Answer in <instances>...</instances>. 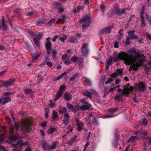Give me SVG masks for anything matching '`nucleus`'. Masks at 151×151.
Wrapping results in <instances>:
<instances>
[{
    "instance_id": "obj_22",
    "label": "nucleus",
    "mask_w": 151,
    "mask_h": 151,
    "mask_svg": "<svg viewBox=\"0 0 151 151\" xmlns=\"http://www.w3.org/2000/svg\"><path fill=\"white\" fill-rule=\"evenodd\" d=\"M45 22V20L43 18H40L36 22V25L38 26H40L42 24Z\"/></svg>"
},
{
    "instance_id": "obj_58",
    "label": "nucleus",
    "mask_w": 151,
    "mask_h": 151,
    "mask_svg": "<svg viewBox=\"0 0 151 151\" xmlns=\"http://www.w3.org/2000/svg\"><path fill=\"white\" fill-rule=\"evenodd\" d=\"M59 36L57 35L55 36L52 39V42H55L56 41V39L58 38Z\"/></svg>"
},
{
    "instance_id": "obj_44",
    "label": "nucleus",
    "mask_w": 151,
    "mask_h": 151,
    "mask_svg": "<svg viewBox=\"0 0 151 151\" xmlns=\"http://www.w3.org/2000/svg\"><path fill=\"white\" fill-rule=\"evenodd\" d=\"M28 33L29 34V35L31 36L32 37H34L36 33L35 32H34L33 31H31V30H28L27 31Z\"/></svg>"
},
{
    "instance_id": "obj_27",
    "label": "nucleus",
    "mask_w": 151,
    "mask_h": 151,
    "mask_svg": "<svg viewBox=\"0 0 151 151\" xmlns=\"http://www.w3.org/2000/svg\"><path fill=\"white\" fill-rule=\"evenodd\" d=\"M57 144L56 142H54L52 143V145L50 146L49 145V150H52L55 149L56 148Z\"/></svg>"
},
{
    "instance_id": "obj_64",
    "label": "nucleus",
    "mask_w": 151,
    "mask_h": 151,
    "mask_svg": "<svg viewBox=\"0 0 151 151\" xmlns=\"http://www.w3.org/2000/svg\"><path fill=\"white\" fill-rule=\"evenodd\" d=\"M52 54L53 56L54 57L56 56V54L57 51L54 49L52 50Z\"/></svg>"
},
{
    "instance_id": "obj_47",
    "label": "nucleus",
    "mask_w": 151,
    "mask_h": 151,
    "mask_svg": "<svg viewBox=\"0 0 151 151\" xmlns=\"http://www.w3.org/2000/svg\"><path fill=\"white\" fill-rule=\"evenodd\" d=\"M78 58L75 55L71 58V60L73 62H75L78 61Z\"/></svg>"
},
{
    "instance_id": "obj_45",
    "label": "nucleus",
    "mask_w": 151,
    "mask_h": 151,
    "mask_svg": "<svg viewBox=\"0 0 151 151\" xmlns=\"http://www.w3.org/2000/svg\"><path fill=\"white\" fill-rule=\"evenodd\" d=\"M145 16L147 20L149 22L150 24H151V17L149 16L147 13H146Z\"/></svg>"
},
{
    "instance_id": "obj_8",
    "label": "nucleus",
    "mask_w": 151,
    "mask_h": 151,
    "mask_svg": "<svg viewBox=\"0 0 151 151\" xmlns=\"http://www.w3.org/2000/svg\"><path fill=\"white\" fill-rule=\"evenodd\" d=\"M126 9H121L118 7H115L114 9V12L117 15H123L125 14Z\"/></svg>"
},
{
    "instance_id": "obj_35",
    "label": "nucleus",
    "mask_w": 151,
    "mask_h": 151,
    "mask_svg": "<svg viewBox=\"0 0 151 151\" xmlns=\"http://www.w3.org/2000/svg\"><path fill=\"white\" fill-rule=\"evenodd\" d=\"M68 72H64L63 73H62L59 76L57 77L56 78V80H58L61 79L63 76L67 74Z\"/></svg>"
},
{
    "instance_id": "obj_60",
    "label": "nucleus",
    "mask_w": 151,
    "mask_h": 151,
    "mask_svg": "<svg viewBox=\"0 0 151 151\" xmlns=\"http://www.w3.org/2000/svg\"><path fill=\"white\" fill-rule=\"evenodd\" d=\"M75 140V139H73L70 141H68V144L69 145H71L73 144V142Z\"/></svg>"
},
{
    "instance_id": "obj_14",
    "label": "nucleus",
    "mask_w": 151,
    "mask_h": 151,
    "mask_svg": "<svg viewBox=\"0 0 151 151\" xmlns=\"http://www.w3.org/2000/svg\"><path fill=\"white\" fill-rule=\"evenodd\" d=\"M137 89L139 92H143L146 88V86L143 83L141 82L137 85Z\"/></svg>"
},
{
    "instance_id": "obj_59",
    "label": "nucleus",
    "mask_w": 151,
    "mask_h": 151,
    "mask_svg": "<svg viewBox=\"0 0 151 151\" xmlns=\"http://www.w3.org/2000/svg\"><path fill=\"white\" fill-rule=\"evenodd\" d=\"M6 119L9 124H11V120L9 117L6 116Z\"/></svg>"
},
{
    "instance_id": "obj_38",
    "label": "nucleus",
    "mask_w": 151,
    "mask_h": 151,
    "mask_svg": "<svg viewBox=\"0 0 151 151\" xmlns=\"http://www.w3.org/2000/svg\"><path fill=\"white\" fill-rule=\"evenodd\" d=\"M78 63H79V65H80L81 64V67H83V64L84 62V60L83 58H81L79 59L78 58Z\"/></svg>"
},
{
    "instance_id": "obj_37",
    "label": "nucleus",
    "mask_w": 151,
    "mask_h": 151,
    "mask_svg": "<svg viewBox=\"0 0 151 151\" xmlns=\"http://www.w3.org/2000/svg\"><path fill=\"white\" fill-rule=\"evenodd\" d=\"M9 132L10 134H12L14 132V126L13 125L9 127Z\"/></svg>"
},
{
    "instance_id": "obj_56",
    "label": "nucleus",
    "mask_w": 151,
    "mask_h": 151,
    "mask_svg": "<svg viewBox=\"0 0 151 151\" xmlns=\"http://www.w3.org/2000/svg\"><path fill=\"white\" fill-rule=\"evenodd\" d=\"M14 125L16 129L15 132H17L18 131L19 129V127L16 122L15 123Z\"/></svg>"
},
{
    "instance_id": "obj_55",
    "label": "nucleus",
    "mask_w": 151,
    "mask_h": 151,
    "mask_svg": "<svg viewBox=\"0 0 151 151\" xmlns=\"http://www.w3.org/2000/svg\"><path fill=\"white\" fill-rule=\"evenodd\" d=\"M2 27L4 30L6 31L7 29L6 25L5 23H2Z\"/></svg>"
},
{
    "instance_id": "obj_5",
    "label": "nucleus",
    "mask_w": 151,
    "mask_h": 151,
    "mask_svg": "<svg viewBox=\"0 0 151 151\" xmlns=\"http://www.w3.org/2000/svg\"><path fill=\"white\" fill-rule=\"evenodd\" d=\"M113 25L109 26L106 27L101 30L99 32L100 35L103 34L105 33L109 34L110 32V30L113 28Z\"/></svg>"
},
{
    "instance_id": "obj_46",
    "label": "nucleus",
    "mask_w": 151,
    "mask_h": 151,
    "mask_svg": "<svg viewBox=\"0 0 151 151\" xmlns=\"http://www.w3.org/2000/svg\"><path fill=\"white\" fill-rule=\"evenodd\" d=\"M73 124H70L68 125L67 128V129L70 132H72L73 129L72 128L73 127Z\"/></svg>"
},
{
    "instance_id": "obj_50",
    "label": "nucleus",
    "mask_w": 151,
    "mask_h": 151,
    "mask_svg": "<svg viewBox=\"0 0 151 151\" xmlns=\"http://www.w3.org/2000/svg\"><path fill=\"white\" fill-rule=\"evenodd\" d=\"M44 63H45L49 67H50L52 66V63L51 62L49 61L46 62L45 61Z\"/></svg>"
},
{
    "instance_id": "obj_42",
    "label": "nucleus",
    "mask_w": 151,
    "mask_h": 151,
    "mask_svg": "<svg viewBox=\"0 0 151 151\" xmlns=\"http://www.w3.org/2000/svg\"><path fill=\"white\" fill-rule=\"evenodd\" d=\"M104 78H103L100 81L99 86L100 88H102L104 86Z\"/></svg>"
},
{
    "instance_id": "obj_41",
    "label": "nucleus",
    "mask_w": 151,
    "mask_h": 151,
    "mask_svg": "<svg viewBox=\"0 0 151 151\" xmlns=\"http://www.w3.org/2000/svg\"><path fill=\"white\" fill-rule=\"evenodd\" d=\"M67 38V35H65L63 36V37H60V40L62 42H64L65 40H66Z\"/></svg>"
},
{
    "instance_id": "obj_25",
    "label": "nucleus",
    "mask_w": 151,
    "mask_h": 151,
    "mask_svg": "<svg viewBox=\"0 0 151 151\" xmlns=\"http://www.w3.org/2000/svg\"><path fill=\"white\" fill-rule=\"evenodd\" d=\"M19 139V138L18 136H15L14 134L10 137V139L12 142L18 140Z\"/></svg>"
},
{
    "instance_id": "obj_40",
    "label": "nucleus",
    "mask_w": 151,
    "mask_h": 151,
    "mask_svg": "<svg viewBox=\"0 0 151 151\" xmlns=\"http://www.w3.org/2000/svg\"><path fill=\"white\" fill-rule=\"evenodd\" d=\"M78 75L79 74L75 73L73 77H72L70 78V81H73L74 80L76 79L77 78Z\"/></svg>"
},
{
    "instance_id": "obj_21",
    "label": "nucleus",
    "mask_w": 151,
    "mask_h": 151,
    "mask_svg": "<svg viewBox=\"0 0 151 151\" xmlns=\"http://www.w3.org/2000/svg\"><path fill=\"white\" fill-rule=\"evenodd\" d=\"M42 148L45 151H51L49 150V145H47L46 141H43L42 144Z\"/></svg>"
},
{
    "instance_id": "obj_18",
    "label": "nucleus",
    "mask_w": 151,
    "mask_h": 151,
    "mask_svg": "<svg viewBox=\"0 0 151 151\" xmlns=\"http://www.w3.org/2000/svg\"><path fill=\"white\" fill-rule=\"evenodd\" d=\"M31 123V122L29 120H27L25 121L23 123V128L25 129L29 128Z\"/></svg>"
},
{
    "instance_id": "obj_39",
    "label": "nucleus",
    "mask_w": 151,
    "mask_h": 151,
    "mask_svg": "<svg viewBox=\"0 0 151 151\" xmlns=\"http://www.w3.org/2000/svg\"><path fill=\"white\" fill-rule=\"evenodd\" d=\"M136 136H132L129 137L127 140V142H133L134 140L136 138Z\"/></svg>"
},
{
    "instance_id": "obj_6",
    "label": "nucleus",
    "mask_w": 151,
    "mask_h": 151,
    "mask_svg": "<svg viewBox=\"0 0 151 151\" xmlns=\"http://www.w3.org/2000/svg\"><path fill=\"white\" fill-rule=\"evenodd\" d=\"M15 81V79L14 78H11L8 81H4L3 83V86L5 87H7L13 85Z\"/></svg>"
},
{
    "instance_id": "obj_29",
    "label": "nucleus",
    "mask_w": 151,
    "mask_h": 151,
    "mask_svg": "<svg viewBox=\"0 0 151 151\" xmlns=\"http://www.w3.org/2000/svg\"><path fill=\"white\" fill-rule=\"evenodd\" d=\"M24 91L26 95H28L31 93L32 92V90L30 88H25L24 90Z\"/></svg>"
},
{
    "instance_id": "obj_48",
    "label": "nucleus",
    "mask_w": 151,
    "mask_h": 151,
    "mask_svg": "<svg viewBox=\"0 0 151 151\" xmlns=\"http://www.w3.org/2000/svg\"><path fill=\"white\" fill-rule=\"evenodd\" d=\"M142 124H143L144 126H146L147 123V121L146 118H144L143 119H142Z\"/></svg>"
},
{
    "instance_id": "obj_43",
    "label": "nucleus",
    "mask_w": 151,
    "mask_h": 151,
    "mask_svg": "<svg viewBox=\"0 0 151 151\" xmlns=\"http://www.w3.org/2000/svg\"><path fill=\"white\" fill-rule=\"evenodd\" d=\"M34 42L36 45L37 46H39L40 45V43L38 42L39 40L37 39V38H34Z\"/></svg>"
},
{
    "instance_id": "obj_23",
    "label": "nucleus",
    "mask_w": 151,
    "mask_h": 151,
    "mask_svg": "<svg viewBox=\"0 0 151 151\" xmlns=\"http://www.w3.org/2000/svg\"><path fill=\"white\" fill-rule=\"evenodd\" d=\"M90 104H86L82 105L79 107V109L82 110H88L89 109L90 106Z\"/></svg>"
},
{
    "instance_id": "obj_12",
    "label": "nucleus",
    "mask_w": 151,
    "mask_h": 151,
    "mask_svg": "<svg viewBox=\"0 0 151 151\" xmlns=\"http://www.w3.org/2000/svg\"><path fill=\"white\" fill-rule=\"evenodd\" d=\"M135 32V31L134 30H132L128 31V36L131 40L136 39L138 38L137 36L134 34Z\"/></svg>"
},
{
    "instance_id": "obj_24",
    "label": "nucleus",
    "mask_w": 151,
    "mask_h": 151,
    "mask_svg": "<svg viewBox=\"0 0 151 151\" xmlns=\"http://www.w3.org/2000/svg\"><path fill=\"white\" fill-rule=\"evenodd\" d=\"M1 132V133H0V142L5 140L4 136L6 133V130H3Z\"/></svg>"
},
{
    "instance_id": "obj_62",
    "label": "nucleus",
    "mask_w": 151,
    "mask_h": 151,
    "mask_svg": "<svg viewBox=\"0 0 151 151\" xmlns=\"http://www.w3.org/2000/svg\"><path fill=\"white\" fill-rule=\"evenodd\" d=\"M68 55L67 54H64L62 57V59L63 60H65L67 59Z\"/></svg>"
},
{
    "instance_id": "obj_3",
    "label": "nucleus",
    "mask_w": 151,
    "mask_h": 151,
    "mask_svg": "<svg viewBox=\"0 0 151 151\" xmlns=\"http://www.w3.org/2000/svg\"><path fill=\"white\" fill-rule=\"evenodd\" d=\"M91 17L90 15H86L80 21V22H83L85 23L82 25L83 29H86L88 27L91 22Z\"/></svg>"
},
{
    "instance_id": "obj_11",
    "label": "nucleus",
    "mask_w": 151,
    "mask_h": 151,
    "mask_svg": "<svg viewBox=\"0 0 151 151\" xmlns=\"http://www.w3.org/2000/svg\"><path fill=\"white\" fill-rule=\"evenodd\" d=\"M88 44L84 43L82 46V52L83 55L86 56L88 53V50L87 49Z\"/></svg>"
},
{
    "instance_id": "obj_2",
    "label": "nucleus",
    "mask_w": 151,
    "mask_h": 151,
    "mask_svg": "<svg viewBox=\"0 0 151 151\" xmlns=\"http://www.w3.org/2000/svg\"><path fill=\"white\" fill-rule=\"evenodd\" d=\"M94 114L91 113L89 115L88 118L87 119V122L88 123L91 124V122L93 125H98L99 124V122L97 118L94 116Z\"/></svg>"
},
{
    "instance_id": "obj_20",
    "label": "nucleus",
    "mask_w": 151,
    "mask_h": 151,
    "mask_svg": "<svg viewBox=\"0 0 151 151\" xmlns=\"http://www.w3.org/2000/svg\"><path fill=\"white\" fill-rule=\"evenodd\" d=\"M64 98L65 100L70 101L72 98V95L68 93H65L64 94Z\"/></svg>"
},
{
    "instance_id": "obj_9",
    "label": "nucleus",
    "mask_w": 151,
    "mask_h": 151,
    "mask_svg": "<svg viewBox=\"0 0 151 151\" xmlns=\"http://www.w3.org/2000/svg\"><path fill=\"white\" fill-rule=\"evenodd\" d=\"M133 89V86H130L129 87H127V86H124V90L122 91V96L124 95H128L129 93V91H132Z\"/></svg>"
},
{
    "instance_id": "obj_7",
    "label": "nucleus",
    "mask_w": 151,
    "mask_h": 151,
    "mask_svg": "<svg viewBox=\"0 0 151 151\" xmlns=\"http://www.w3.org/2000/svg\"><path fill=\"white\" fill-rule=\"evenodd\" d=\"M11 100V98L6 96H1L0 98V104L2 105H4L6 103Z\"/></svg>"
},
{
    "instance_id": "obj_63",
    "label": "nucleus",
    "mask_w": 151,
    "mask_h": 151,
    "mask_svg": "<svg viewBox=\"0 0 151 151\" xmlns=\"http://www.w3.org/2000/svg\"><path fill=\"white\" fill-rule=\"evenodd\" d=\"M89 144V143L88 142H87L84 146V148L83 150V151H85L87 149L88 146Z\"/></svg>"
},
{
    "instance_id": "obj_32",
    "label": "nucleus",
    "mask_w": 151,
    "mask_h": 151,
    "mask_svg": "<svg viewBox=\"0 0 151 151\" xmlns=\"http://www.w3.org/2000/svg\"><path fill=\"white\" fill-rule=\"evenodd\" d=\"M45 47L46 49L48 48H51V43L50 42H47L45 45Z\"/></svg>"
},
{
    "instance_id": "obj_31",
    "label": "nucleus",
    "mask_w": 151,
    "mask_h": 151,
    "mask_svg": "<svg viewBox=\"0 0 151 151\" xmlns=\"http://www.w3.org/2000/svg\"><path fill=\"white\" fill-rule=\"evenodd\" d=\"M52 119L54 120H56V119L58 116L57 113L55 111L53 110L52 113Z\"/></svg>"
},
{
    "instance_id": "obj_33",
    "label": "nucleus",
    "mask_w": 151,
    "mask_h": 151,
    "mask_svg": "<svg viewBox=\"0 0 151 151\" xmlns=\"http://www.w3.org/2000/svg\"><path fill=\"white\" fill-rule=\"evenodd\" d=\"M66 87V86L64 85H61L59 89V91L63 93Z\"/></svg>"
},
{
    "instance_id": "obj_52",
    "label": "nucleus",
    "mask_w": 151,
    "mask_h": 151,
    "mask_svg": "<svg viewBox=\"0 0 151 151\" xmlns=\"http://www.w3.org/2000/svg\"><path fill=\"white\" fill-rule=\"evenodd\" d=\"M121 96H123L122 94H121V95L116 96L114 97V99L115 100L120 101L121 99Z\"/></svg>"
},
{
    "instance_id": "obj_17",
    "label": "nucleus",
    "mask_w": 151,
    "mask_h": 151,
    "mask_svg": "<svg viewBox=\"0 0 151 151\" xmlns=\"http://www.w3.org/2000/svg\"><path fill=\"white\" fill-rule=\"evenodd\" d=\"M123 72V71L122 69H118L117 70V72L114 73L112 74L111 75V78L114 77L115 78L118 76V75H120Z\"/></svg>"
},
{
    "instance_id": "obj_19",
    "label": "nucleus",
    "mask_w": 151,
    "mask_h": 151,
    "mask_svg": "<svg viewBox=\"0 0 151 151\" xmlns=\"http://www.w3.org/2000/svg\"><path fill=\"white\" fill-rule=\"evenodd\" d=\"M123 53H126L124 52L121 51L118 53V55L116 57V58L114 57H111L110 59V60H111V62H112V61L116 62L119 59L122 60V59H121V58H120L119 57V55L120 54H122Z\"/></svg>"
},
{
    "instance_id": "obj_1",
    "label": "nucleus",
    "mask_w": 151,
    "mask_h": 151,
    "mask_svg": "<svg viewBox=\"0 0 151 151\" xmlns=\"http://www.w3.org/2000/svg\"><path fill=\"white\" fill-rule=\"evenodd\" d=\"M119 57L122 60L124 61L126 64L127 65H131L130 66L129 70L131 71L133 69L134 70L136 71L138 68L141 65V64L142 63L143 61H145V59H140L139 60V63H135V62L137 61H135V56H133L130 55L129 56L127 53H123L122 54H120Z\"/></svg>"
},
{
    "instance_id": "obj_13",
    "label": "nucleus",
    "mask_w": 151,
    "mask_h": 151,
    "mask_svg": "<svg viewBox=\"0 0 151 151\" xmlns=\"http://www.w3.org/2000/svg\"><path fill=\"white\" fill-rule=\"evenodd\" d=\"M64 117L63 121L64 124L66 125L70 122L69 116L68 114L66 113L64 114Z\"/></svg>"
},
{
    "instance_id": "obj_15",
    "label": "nucleus",
    "mask_w": 151,
    "mask_h": 151,
    "mask_svg": "<svg viewBox=\"0 0 151 151\" xmlns=\"http://www.w3.org/2000/svg\"><path fill=\"white\" fill-rule=\"evenodd\" d=\"M67 108L69 109H73L72 110L73 112H76L77 111L78 108V107L76 106H74V108H73V106L69 103L67 104Z\"/></svg>"
},
{
    "instance_id": "obj_53",
    "label": "nucleus",
    "mask_w": 151,
    "mask_h": 151,
    "mask_svg": "<svg viewBox=\"0 0 151 151\" xmlns=\"http://www.w3.org/2000/svg\"><path fill=\"white\" fill-rule=\"evenodd\" d=\"M81 8V6H79L77 7V10L75 9L74 11V13H78L80 11Z\"/></svg>"
},
{
    "instance_id": "obj_10",
    "label": "nucleus",
    "mask_w": 151,
    "mask_h": 151,
    "mask_svg": "<svg viewBox=\"0 0 151 151\" xmlns=\"http://www.w3.org/2000/svg\"><path fill=\"white\" fill-rule=\"evenodd\" d=\"M23 141L22 139L18 141L16 144H14L12 145V147H14L16 149H17L18 147L19 148L22 147L23 146L25 145V143H23Z\"/></svg>"
},
{
    "instance_id": "obj_36",
    "label": "nucleus",
    "mask_w": 151,
    "mask_h": 151,
    "mask_svg": "<svg viewBox=\"0 0 151 151\" xmlns=\"http://www.w3.org/2000/svg\"><path fill=\"white\" fill-rule=\"evenodd\" d=\"M118 110V108H111L108 109V112L110 113H113L116 111Z\"/></svg>"
},
{
    "instance_id": "obj_51",
    "label": "nucleus",
    "mask_w": 151,
    "mask_h": 151,
    "mask_svg": "<svg viewBox=\"0 0 151 151\" xmlns=\"http://www.w3.org/2000/svg\"><path fill=\"white\" fill-rule=\"evenodd\" d=\"M85 80H86V82L87 83V85L89 86H91V84L90 80L86 78H85Z\"/></svg>"
},
{
    "instance_id": "obj_34",
    "label": "nucleus",
    "mask_w": 151,
    "mask_h": 151,
    "mask_svg": "<svg viewBox=\"0 0 151 151\" xmlns=\"http://www.w3.org/2000/svg\"><path fill=\"white\" fill-rule=\"evenodd\" d=\"M141 20V26L142 27H145L146 25V24L145 21L144 20V17L140 18Z\"/></svg>"
},
{
    "instance_id": "obj_30",
    "label": "nucleus",
    "mask_w": 151,
    "mask_h": 151,
    "mask_svg": "<svg viewBox=\"0 0 151 151\" xmlns=\"http://www.w3.org/2000/svg\"><path fill=\"white\" fill-rule=\"evenodd\" d=\"M62 18L59 19L57 22V23L59 24V23L61 22H64L65 21V17L64 15H63L62 16Z\"/></svg>"
},
{
    "instance_id": "obj_57",
    "label": "nucleus",
    "mask_w": 151,
    "mask_h": 151,
    "mask_svg": "<svg viewBox=\"0 0 151 151\" xmlns=\"http://www.w3.org/2000/svg\"><path fill=\"white\" fill-rule=\"evenodd\" d=\"M107 88L106 87H105L104 88V96H106L108 93V91H107Z\"/></svg>"
},
{
    "instance_id": "obj_16",
    "label": "nucleus",
    "mask_w": 151,
    "mask_h": 151,
    "mask_svg": "<svg viewBox=\"0 0 151 151\" xmlns=\"http://www.w3.org/2000/svg\"><path fill=\"white\" fill-rule=\"evenodd\" d=\"M82 93L84 95L88 97L90 99L92 98V93L89 91L88 90H83Z\"/></svg>"
},
{
    "instance_id": "obj_49",
    "label": "nucleus",
    "mask_w": 151,
    "mask_h": 151,
    "mask_svg": "<svg viewBox=\"0 0 151 151\" xmlns=\"http://www.w3.org/2000/svg\"><path fill=\"white\" fill-rule=\"evenodd\" d=\"M62 110L61 109L59 111V113L61 114H63L64 112H66L67 111V109L65 107H63L62 108Z\"/></svg>"
},
{
    "instance_id": "obj_54",
    "label": "nucleus",
    "mask_w": 151,
    "mask_h": 151,
    "mask_svg": "<svg viewBox=\"0 0 151 151\" xmlns=\"http://www.w3.org/2000/svg\"><path fill=\"white\" fill-rule=\"evenodd\" d=\"M130 38L129 37H127L125 42V44L127 45H128L130 44Z\"/></svg>"
},
{
    "instance_id": "obj_61",
    "label": "nucleus",
    "mask_w": 151,
    "mask_h": 151,
    "mask_svg": "<svg viewBox=\"0 0 151 151\" xmlns=\"http://www.w3.org/2000/svg\"><path fill=\"white\" fill-rule=\"evenodd\" d=\"M38 57V55H32V60H35Z\"/></svg>"
},
{
    "instance_id": "obj_26",
    "label": "nucleus",
    "mask_w": 151,
    "mask_h": 151,
    "mask_svg": "<svg viewBox=\"0 0 151 151\" xmlns=\"http://www.w3.org/2000/svg\"><path fill=\"white\" fill-rule=\"evenodd\" d=\"M63 93L60 92H59L57 93L56 95L55 96V98L54 99L55 101H56L58 99L60 98L61 96L62 95Z\"/></svg>"
},
{
    "instance_id": "obj_28",
    "label": "nucleus",
    "mask_w": 151,
    "mask_h": 151,
    "mask_svg": "<svg viewBox=\"0 0 151 151\" xmlns=\"http://www.w3.org/2000/svg\"><path fill=\"white\" fill-rule=\"evenodd\" d=\"M69 41L70 42L75 43L77 42V40L74 36H71L70 37Z\"/></svg>"
},
{
    "instance_id": "obj_4",
    "label": "nucleus",
    "mask_w": 151,
    "mask_h": 151,
    "mask_svg": "<svg viewBox=\"0 0 151 151\" xmlns=\"http://www.w3.org/2000/svg\"><path fill=\"white\" fill-rule=\"evenodd\" d=\"M127 52L130 54L128 55L129 56H130V55H132L133 56H135L136 59L135 61H137V58H140L141 56L142 55H141L139 52H136V50L135 49H131L127 51Z\"/></svg>"
}]
</instances>
